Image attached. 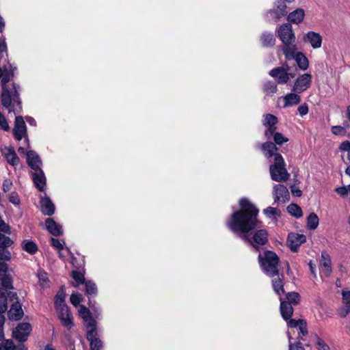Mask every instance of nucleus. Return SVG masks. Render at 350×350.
Returning <instances> with one entry per match:
<instances>
[{"mask_svg": "<svg viewBox=\"0 0 350 350\" xmlns=\"http://www.w3.org/2000/svg\"><path fill=\"white\" fill-rule=\"evenodd\" d=\"M239 209L231 214L230 219L226 221V226L255 251L259 252L269 242L267 230H256L262 224L258 219L259 209L247 198L239 199Z\"/></svg>", "mask_w": 350, "mask_h": 350, "instance_id": "obj_1", "label": "nucleus"}, {"mask_svg": "<svg viewBox=\"0 0 350 350\" xmlns=\"http://www.w3.org/2000/svg\"><path fill=\"white\" fill-rule=\"evenodd\" d=\"M8 270V265L0 264V341L5 338V317L4 314L8 308V301L13 302L8 311V317L10 320L19 321L24 315L17 293L13 291L12 278L10 275L7 274Z\"/></svg>", "mask_w": 350, "mask_h": 350, "instance_id": "obj_2", "label": "nucleus"}, {"mask_svg": "<svg viewBox=\"0 0 350 350\" xmlns=\"http://www.w3.org/2000/svg\"><path fill=\"white\" fill-rule=\"evenodd\" d=\"M9 79L6 77L1 80L2 90L1 94V103L8 113H14L15 115L22 112V100L20 98L21 87L13 83L11 86L7 85Z\"/></svg>", "mask_w": 350, "mask_h": 350, "instance_id": "obj_3", "label": "nucleus"}, {"mask_svg": "<svg viewBox=\"0 0 350 350\" xmlns=\"http://www.w3.org/2000/svg\"><path fill=\"white\" fill-rule=\"evenodd\" d=\"M258 259L266 275L272 278L278 275L279 257L275 252L266 250L263 254L259 253Z\"/></svg>", "mask_w": 350, "mask_h": 350, "instance_id": "obj_4", "label": "nucleus"}, {"mask_svg": "<svg viewBox=\"0 0 350 350\" xmlns=\"http://www.w3.org/2000/svg\"><path fill=\"white\" fill-rule=\"evenodd\" d=\"M271 178L276 182H286L290 178V174L286 168L285 161L281 154H276L274 162L269 166Z\"/></svg>", "mask_w": 350, "mask_h": 350, "instance_id": "obj_5", "label": "nucleus"}, {"mask_svg": "<svg viewBox=\"0 0 350 350\" xmlns=\"http://www.w3.org/2000/svg\"><path fill=\"white\" fill-rule=\"evenodd\" d=\"M286 3L284 0L276 1L273 4V8L266 12V21L277 23L282 17L286 16L288 14Z\"/></svg>", "mask_w": 350, "mask_h": 350, "instance_id": "obj_6", "label": "nucleus"}, {"mask_svg": "<svg viewBox=\"0 0 350 350\" xmlns=\"http://www.w3.org/2000/svg\"><path fill=\"white\" fill-rule=\"evenodd\" d=\"M278 36L284 45L292 44L295 42V36L291 23H284L278 29Z\"/></svg>", "mask_w": 350, "mask_h": 350, "instance_id": "obj_7", "label": "nucleus"}, {"mask_svg": "<svg viewBox=\"0 0 350 350\" xmlns=\"http://www.w3.org/2000/svg\"><path fill=\"white\" fill-rule=\"evenodd\" d=\"M32 329L29 323H20L12 331V337L20 342H24L27 340Z\"/></svg>", "mask_w": 350, "mask_h": 350, "instance_id": "obj_8", "label": "nucleus"}, {"mask_svg": "<svg viewBox=\"0 0 350 350\" xmlns=\"http://www.w3.org/2000/svg\"><path fill=\"white\" fill-rule=\"evenodd\" d=\"M12 133L16 140L21 141L24 137L28 143L27 126L22 116H16Z\"/></svg>", "mask_w": 350, "mask_h": 350, "instance_id": "obj_9", "label": "nucleus"}, {"mask_svg": "<svg viewBox=\"0 0 350 350\" xmlns=\"http://www.w3.org/2000/svg\"><path fill=\"white\" fill-rule=\"evenodd\" d=\"M311 82V75L308 73L301 75L295 80L292 88V92L302 93L310 86Z\"/></svg>", "mask_w": 350, "mask_h": 350, "instance_id": "obj_10", "label": "nucleus"}, {"mask_svg": "<svg viewBox=\"0 0 350 350\" xmlns=\"http://www.w3.org/2000/svg\"><path fill=\"white\" fill-rule=\"evenodd\" d=\"M286 70H289V65L284 64L282 66H278L271 70L269 74L275 79L278 83L285 84L288 82Z\"/></svg>", "mask_w": 350, "mask_h": 350, "instance_id": "obj_11", "label": "nucleus"}, {"mask_svg": "<svg viewBox=\"0 0 350 350\" xmlns=\"http://www.w3.org/2000/svg\"><path fill=\"white\" fill-rule=\"evenodd\" d=\"M273 195L275 202L286 203L290 200V193L287 187L283 185H276L273 187Z\"/></svg>", "mask_w": 350, "mask_h": 350, "instance_id": "obj_12", "label": "nucleus"}, {"mask_svg": "<svg viewBox=\"0 0 350 350\" xmlns=\"http://www.w3.org/2000/svg\"><path fill=\"white\" fill-rule=\"evenodd\" d=\"M79 316L85 323V327L88 330L96 327V322L92 316L90 309L83 305L79 306Z\"/></svg>", "mask_w": 350, "mask_h": 350, "instance_id": "obj_13", "label": "nucleus"}, {"mask_svg": "<svg viewBox=\"0 0 350 350\" xmlns=\"http://www.w3.org/2000/svg\"><path fill=\"white\" fill-rule=\"evenodd\" d=\"M306 241V237L304 234L291 232L287 237V243L291 250L297 252L301 243Z\"/></svg>", "mask_w": 350, "mask_h": 350, "instance_id": "obj_14", "label": "nucleus"}, {"mask_svg": "<svg viewBox=\"0 0 350 350\" xmlns=\"http://www.w3.org/2000/svg\"><path fill=\"white\" fill-rule=\"evenodd\" d=\"M59 318L61 321L62 324L66 327L68 329H70L74 325L72 316L68 309V306H63L59 309H57Z\"/></svg>", "mask_w": 350, "mask_h": 350, "instance_id": "obj_15", "label": "nucleus"}, {"mask_svg": "<svg viewBox=\"0 0 350 350\" xmlns=\"http://www.w3.org/2000/svg\"><path fill=\"white\" fill-rule=\"evenodd\" d=\"M305 42H309L313 49H319L322 44V36L317 32L310 31L303 37Z\"/></svg>", "mask_w": 350, "mask_h": 350, "instance_id": "obj_16", "label": "nucleus"}, {"mask_svg": "<svg viewBox=\"0 0 350 350\" xmlns=\"http://www.w3.org/2000/svg\"><path fill=\"white\" fill-rule=\"evenodd\" d=\"M27 163L28 165L34 171L42 170V161L39 155L33 150L27 152Z\"/></svg>", "mask_w": 350, "mask_h": 350, "instance_id": "obj_17", "label": "nucleus"}, {"mask_svg": "<svg viewBox=\"0 0 350 350\" xmlns=\"http://www.w3.org/2000/svg\"><path fill=\"white\" fill-rule=\"evenodd\" d=\"M32 179L36 187L40 191H44L46 190V179L42 170L34 171L32 173Z\"/></svg>", "mask_w": 350, "mask_h": 350, "instance_id": "obj_18", "label": "nucleus"}, {"mask_svg": "<svg viewBox=\"0 0 350 350\" xmlns=\"http://www.w3.org/2000/svg\"><path fill=\"white\" fill-rule=\"evenodd\" d=\"M96 336V327L88 330L86 338L90 341V350H100L103 346L102 341Z\"/></svg>", "mask_w": 350, "mask_h": 350, "instance_id": "obj_19", "label": "nucleus"}, {"mask_svg": "<svg viewBox=\"0 0 350 350\" xmlns=\"http://www.w3.org/2000/svg\"><path fill=\"white\" fill-rule=\"evenodd\" d=\"M40 202L41 206L40 211L44 215L51 216L54 214L55 207L49 196L41 197Z\"/></svg>", "mask_w": 350, "mask_h": 350, "instance_id": "obj_20", "label": "nucleus"}, {"mask_svg": "<svg viewBox=\"0 0 350 350\" xmlns=\"http://www.w3.org/2000/svg\"><path fill=\"white\" fill-rule=\"evenodd\" d=\"M261 150H262L264 155L266 158H271L272 157H275L276 154H280L278 152V148L276 145L271 142H266L261 146Z\"/></svg>", "mask_w": 350, "mask_h": 350, "instance_id": "obj_21", "label": "nucleus"}, {"mask_svg": "<svg viewBox=\"0 0 350 350\" xmlns=\"http://www.w3.org/2000/svg\"><path fill=\"white\" fill-rule=\"evenodd\" d=\"M305 17V12L302 8H297L287 15V21L294 24L301 23Z\"/></svg>", "mask_w": 350, "mask_h": 350, "instance_id": "obj_22", "label": "nucleus"}, {"mask_svg": "<svg viewBox=\"0 0 350 350\" xmlns=\"http://www.w3.org/2000/svg\"><path fill=\"white\" fill-rule=\"evenodd\" d=\"M277 278L272 280V287L274 292L281 297V295L285 293L284 288V275L283 273L278 274Z\"/></svg>", "mask_w": 350, "mask_h": 350, "instance_id": "obj_23", "label": "nucleus"}, {"mask_svg": "<svg viewBox=\"0 0 350 350\" xmlns=\"http://www.w3.org/2000/svg\"><path fill=\"white\" fill-rule=\"evenodd\" d=\"M280 313L282 318L287 321L291 318L293 314V308L289 302H286L285 300H282V297H280Z\"/></svg>", "mask_w": 350, "mask_h": 350, "instance_id": "obj_24", "label": "nucleus"}, {"mask_svg": "<svg viewBox=\"0 0 350 350\" xmlns=\"http://www.w3.org/2000/svg\"><path fill=\"white\" fill-rule=\"evenodd\" d=\"M45 224L47 230L53 236L57 237L62 234V226L56 223L53 218H47Z\"/></svg>", "mask_w": 350, "mask_h": 350, "instance_id": "obj_25", "label": "nucleus"}, {"mask_svg": "<svg viewBox=\"0 0 350 350\" xmlns=\"http://www.w3.org/2000/svg\"><path fill=\"white\" fill-rule=\"evenodd\" d=\"M342 295L344 306L340 310L339 315L344 318L350 312V291L342 290Z\"/></svg>", "mask_w": 350, "mask_h": 350, "instance_id": "obj_26", "label": "nucleus"}, {"mask_svg": "<svg viewBox=\"0 0 350 350\" xmlns=\"http://www.w3.org/2000/svg\"><path fill=\"white\" fill-rule=\"evenodd\" d=\"M300 93H296L291 91V93L287 94L283 97L284 101V107H291L298 105L301 100V96L299 95Z\"/></svg>", "mask_w": 350, "mask_h": 350, "instance_id": "obj_27", "label": "nucleus"}, {"mask_svg": "<svg viewBox=\"0 0 350 350\" xmlns=\"http://www.w3.org/2000/svg\"><path fill=\"white\" fill-rule=\"evenodd\" d=\"M321 264L323 267V272L329 276L332 272V261L329 254L326 251L321 252Z\"/></svg>", "mask_w": 350, "mask_h": 350, "instance_id": "obj_28", "label": "nucleus"}, {"mask_svg": "<svg viewBox=\"0 0 350 350\" xmlns=\"http://www.w3.org/2000/svg\"><path fill=\"white\" fill-rule=\"evenodd\" d=\"M70 276L75 280V282H72V286L77 288L80 284H83L85 283V269L81 270H73L70 273Z\"/></svg>", "mask_w": 350, "mask_h": 350, "instance_id": "obj_29", "label": "nucleus"}, {"mask_svg": "<svg viewBox=\"0 0 350 350\" xmlns=\"http://www.w3.org/2000/svg\"><path fill=\"white\" fill-rule=\"evenodd\" d=\"M260 41L264 47H271L275 44V39L271 32L265 31L260 36Z\"/></svg>", "mask_w": 350, "mask_h": 350, "instance_id": "obj_30", "label": "nucleus"}, {"mask_svg": "<svg viewBox=\"0 0 350 350\" xmlns=\"http://www.w3.org/2000/svg\"><path fill=\"white\" fill-rule=\"evenodd\" d=\"M66 293L64 291V286H62L60 290L58 291L55 297V306L56 310L62 308L63 306H68L65 304Z\"/></svg>", "mask_w": 350, "mask_h": 350, "instance_id": "obj_31", "label": "nucleus"}, {"mask_svg": "<svg viewBox=\"0 0 350 350\" xmlns=\"http://www.w3.org/2000/svg\"><path fill=\"white\" fill-rule=\"evenodd\" d=\"M301 70H306L308 68L309 62L307 57L301 52H297L294 59Z\"/></svg>", "mask_w": 350, "mask_h": 350, "instance_id": "obj_32", "label": "nucleus"}, {"mask_svg": "<svg viewBox=\"0 0 350 350\" xmlns=\"http://www.w3.org/2000/svg\"><path fill=\"white\" fill-rule=\"evenodd\" d=\"M282 50L287 60L293 59L297 53L296 52L297 47L294 43L292 44L284 45Z\"/></svg>", "mask_w": 350, "mask_h": 350, "instance_id": "obj_33", "label": "nucleus"}, {"mask_svg": "<svg viewBox=\"0 0 350 350\" xmlns=\"http://www.w3.org/2000/svg\"><path fill=\"white\" fill-rule=\"evenodd\" d=\"M85 294L87 295L94 297L97 295L98 288L96 284L92 280H86L84 283Z\"/></svg>", "mask_w": 350, "mask_h": 350, "instance_id": "obj_34", "label": "nucleus"}, {"mask_svg": "<svg viewBox=\"0 0 350 350\" xmlns=\"http://www.w3.org/2000/svg\"><path fill=\"white\" fill-rule=\"evenodd\" d=\"M7 152L5 153V157L7 161L12 165H17L20 161L18 157L14 150V149L9 148H6Z\"/></svg>", "mask_w": 350, "mask_h": 350, "instance_id": "obj_35", "label": "nucleus"}, {"mask_svg": "<svg viewBox=\"0 0 350 350\" xmlns=\"http://www.w3.org/2000/svg\"><path fill=\"white\" fill-rule=\"evenodd\" d=\"M22 248L31 255L36 254L38 250L37 245L31 240L24 241L22 243Z\"/></svg>", "mask_w": 350, "mask_h": 350, "instance_id": "obj_36", "label": "nucleus"}, {"mask_svg": "<svg viewBox=\"0 0 350 350\" xmlns=\"http://www.w3.org/2000/svg\"><path fill=\"white\" fill-rule=\"evenodd\" d=\"M286 209H287L288 213L290 215H291L292 216H293L296 218H299L303 215V212H302L301 207L296 204H294V203L290 204L287 206Z\"/></svg>", "mask_w": 350, "mask_h": 350, "instance_id": "obj_37", "label": "nucleus"}, {"mask_svg": "<svg viewBox=\"0 0 350 350\" xmlns=\"http://www.w3.org/2000/svg\"><path fill=\"white\" fill-rule=\"evenodd\" d=\"M319 217L314 213H311L307 217V228L309 230H314L319 225Z\"/></svg>", "mask_w": 350, "mask_h": 350, "instance_id": "obj_38", "label": "nucleus"}, {"mask_svg": "<svg viewBox=\"0 0 350 350\" xmlns=\"http://www.w3.org/2000/svg\"><path fill=\"white\" fill-rule=\"evenodd\" d=\"M286 302H289L291 305H298L301 300L299 294L297 292H289L286 294Z\"/></svg>", "mask_w": 350, "mask_h": 350, "instance_id": "obj_39", "label": "nucleus"}, {"mask_svg": "<svg viewBox=\"0 0 350 350\" xmlns=\"http://www.w3.org/2000/svg\"><path fill=\"white\" fill-rule=\"evenodd\" d=\"M277 85L273 81H267L263 85V91L267 96H272L277 92Z\"/></svg>", "mask_w": 350, "mask_h": 350, "instance_id": "obj_40", "label": "nucleus"}, {"mask_svg": "<svg viewBox=\"0 0 350 350\" xmlns=\"http://www.w3.org/2000/svg\"><path fill=\"white\" fill-rule=\"evenodd\" d=\"M278 123V118L272 114L268 113L264 116L263 125L265 126H274Z\"/></svg>", "mask_w": 350, "mask_h": 350, "instance_id": "obj_41", "label": "nucleus"}, {"mask_svg": "<svg viewBox=\"0 0 350 350\" xmlns=\"http://www.w3.org/2000/svg\"><path fill=\"white\" fill-rule=\"evenodd\" d=\"M10 260L11 253L8 250V247L0 248V262H4L8 265L5 262L10 261Z\"/></svg>", "mask_w": 350, "mask_h": 350, "instance_id": "obj_42", "label": "nucleus"}, {"mask_svg": "<svg viewBox=\"0 0 350 350\" xmlns=\"http://www.w3.org/2000/svg\"><path fill=\"white\" fill-rule=\"evenodd\" d=\"M13 244V241L9 237L0 233V248H6Z\"/></svg>", "mask_w": 350, "mask_h": 350, "instance_id": "obj_43", "label": "nucleus"}, {"mask_svg": "<svg viewBox=\"0 0 350 350\" xmlns=\"http://www.w3.org/2000/svg\"><path fill=\"white\" fill-rule=\"evenodd\" d=\"M263 213L266 217L271 218L273 216L280 215V211L277 208L269 206L263 210Z\"/></svg>", "mask_w": 350, "mask_h": 350, "instance_id": "obj_44", "label": "nucleus"}, {"mask_svg": "<svg viewBox=\"0 0 350 350\" xmlns=\"http://www.w3.org/2000/svg\"><path fill=\"white\" fill-rule=\"evenodd\" d=\"M274 144L276 145H282V144L288 142V138L284 136L281 133H277L273 136Z\"/></svg>", "mask_w": 350, "mask_h": 350, "instance_id": "obj_45", "label": "nucleus"}, {"mask_svg": "<svg viewBox=\"0 0 350 350\" xmlns=\"http://www.w3.org/2000/svg\"><path fill=\"white\" fill-rule=\"evenodd\" d=\"M331 131L333 134L340 136H345L347 133L346 129L341 126H332Z\"/></svg>", "mask_w": 350, "mask_h": 350, "instance_id": "obj_46", "label": "nucleus"}, {"mask_svg": "<svg viewBox=\"0 0 350 350\" xmlns=\"http://www.w3.org/2000/svg\"><path fill=\"white\" fill-rule=\"evenodd\" d=\"M317 338V348L318 350H330L329 347L325 342V341L319 338L318 336H316Z\"/></svg>", "mask_w": 350, "mask_h": 350, "instance_id": "obj_47", "label": "nucleus"}, {"mask_svg": "<svg viewBox=\"0 0 350 350\" xmlns=\"http://www.w3.org/2000/svg\"><path fill=\"white\" fill-rule=\"evenodd\" d=\"M289 340V350H305L303 344L300 341H297L295 344L291 343V336H288Z\"/></svg>", "mask_w": 350, "mask_h": 350, "instance_id": "obj_48", "label": "nucleus"}, {"mask_svg": "<svg viewBox=\"0 0 350 350\" xmlns=\"http://www.w3.org/2000/svg\"><path fill=\"white\" fill-rule=\"evenodd\" d=\"M70 301L73 306H77L82 301L81 295L79 293L72 294L70 297Z\"/></svg>", "mask_w": 350, "mask_h": 350, "instance_id": "obj_49", "label": "nucleus"}, {"mask_svg": "<svg viewBox=\"0 0 350 350\" xmlns=\"http://www.w3.org/2000/svg\"><path fill=\"white\" fill-rule=\"evenodd\" d=\"M267 127V129L265 132V137L268 139H270L271 137H273L274 135L278 133L276 132L277 127L275 126V125L269 126Z\"/></svg>", "mask_w": 350, "mask_h": 350, "instance_id": "obj_50", "label": "nucleus"}, {"mask_svg": "<svg viewBox=\"0 0 350 350\" xmlns=\"http://www.w3.org/2000/svg\"><path fill=\"white\" fill-rule=\"evenodd\" d=\"M71 263L76 270L84 269V262H79L76 257L72 256Z\"/></svg>", "mask_w": 350, "mask_h": 350, "instance_id": "obj_51", "label": "nucleus"}, {"mask_svg": "<svg viewBox=\"0 0 350 350\" xmlns=\"http://www.w3.org/2000/svg\"><path fill=\"white\" fill-rule=\"evenodd\" d=\"M0 126L4 131H9L10 126L8 123V121L5 117L1 113L0 111Z\"/></svg>", "mask_w": 350, "mask_h": 350, "instance_id": "obj_52", "label": "nucleus"}, {"mask_svg": "<svg viewBox=\"0 0 350 350\" xmlns=\"http://www.w3.org/2000/svg\"><path fill=\"white\" fill-rule=\"evenodd\" d=\"M2 345V344H0V350H1ZM3 347L5 350H15L16 345H14L12 340L8 339L5 340Z\"/></svg>", "mask_w": 350, "mask_h": 350, "instance_id": "obj_53", "label": "nucleus"}, {"mask_svg": "<svg viewBox=\"0 0 350 350\" xmlns=\"http://www.w3.org/2000/svg\"><path fill=\"white\" fill-rule=\"evenodd\" d=\"M9 201L14 205H18L20 204V199L16 192H12L9 196Z\"/></svg>", "mask_w": 350, "mask_h": 350, "instance_id": "obj_54", "label": "nucleus"}, {"mask_svg": "<svg viewBox=\"0 0 350 350\" xmlns=\"http://www.w3.org/2000/svg\"><path fill=\"white\" fill-rule=\"evenodd\" d=\"M288 320L289 321L288 322V326L291 328H295V327H299L301 325V321H304V319L295 320L293 319H290Z\"/></svg>", "mask_w": 350, "mask_h": 350, "instance_id": "obj_55", "label": "nucleus"}, {"mask_svg": "<svg viewBox=\"0 0 350 350\" xmlns=\"http://www.w3.org/2000/svg\"><path fill=\"white\" fill-rule=\"evenodd\" d=\"M298 327L302 336H305L308 334L307 323L305 320L301 321V325Z\"/></svg>", "mask_w": 350, "mask_h": 350, "instance_id": "obj_56", "label": "nucleus"}, {"mask_svg": "<svg viewBox=\"0 0 350 350\" xmlns=\"http://www.w3.org/2000/svg\"><path fill=\"white\" fill-rule=\"evenodd\" d=\"M7 44L5 41V38H0V58H2L3 53H7Z\"/></svg>", "mask_w": 350, "mask_h": 350, "instance_id": "obj_57", "label": "nucleus"}, {"mask_svg": "<svg viewBox=\"0 0 350 350\" xmlns=\"http://www.w3.org/2000/svg\"><path fill=\"white\" fill-rule=\"evenodd\" d=\"M297 111L301 116H304L308 113V106L306 103H304L299 106Z\"/></svg>", "mask_w": 350, "mask_h": 350, "instance_id": "obj_58", "label": "nucleus"}, {"mask_svg": "<svg viewBox=\"0 0 350 350\" xmlns=\"http://www.w3.org/2000/svg\"><path fill=\"white\" fill-rule=\"evenodd\" d=\"M339 148L341 151H347L349 153L350 152V142L348 140H346V141L342 142L340 145Z\"/></svg>", "mask_w": 350, "mask_h": 350, "instance_id": "obj_59", "label": "nucleus"}, {"mask_svg": "<svg viewBox=\"0 0 350 350\" xmlns=\"http://www.w3.org/2000/svg\"><path fill=\"white\" fill-rule=\"evenodd\" d=\"M51 245L57 249L62 250L63 245L60 243L59 240L55 238H51Z\"/></svg>", "mask_w": 350, "mask_h": 350, "instance_id": "obj_60", "label": "nucleus"}, {"mask_svg": "<svg viewBox=\"0 0 350 350\" xmlns=\"http://www.w3.org/2000/svg\"><path fill=\"white\" fill-rule=\"evenodd\" d=\"M12 183L10 180L6 179L3 183V190L4 192H8L10 190Z\"/></svg>", "mask_w": 350, "mask_h": 350, "instance_id": "obj_61", "label": "nucleus"}, {"mask_svg": "<svg viewBox=\"0 0 350 350\" xmlns=\"http://www.w3.org/2000/svg\"><path fill=\"white\" fill-rule=\"evenodd\" d=\"M335 191L341 196H345L348 193V191H349V188L347 189L346 187H337Z\"/></svg>", "mask_w": 350, "mask_h": 350, "instance_id": "obj_62", "label": "nucleus"}, {"mask_svg": "<svg viewBox=\"0 0 350 350\" xmlns=\"http://www.w3.org/2000/svg\"><path fill=\"white\" fill-rule=\"evenodd\" d=\"M291 189L292 194L294 196L300 197L302 195V191L299 188H297L295 186H291Z\"/></svg>", "mask_w": 350, "mask_h": 350, "instance_id": "obj_63", "label": "nucleus"}, {"mask_svg": "<svg viewBox=\"0 0 350 350\" xmlns=\"http://www.w3.org/2000/svg\"><path fill=\"white\" fill-rule=\"evenodd\" d=\"M286 74L288 75V81L291 78H294L296 75L295 72L292 70V67L289 66V70H286Z\"/></svg>", "mask_w": 350, "mask_h": 350, "instance_id": "obj_64", "label": "nucleus"}]
</instances>
